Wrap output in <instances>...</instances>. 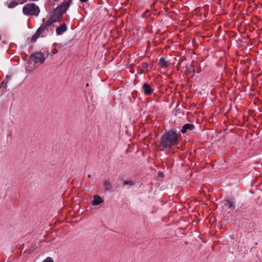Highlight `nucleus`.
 Returning a JSON list of instances; mask_svg holds the SVG:
<instances>
[{"mask_svg":"<svg viewBox=\"0 0 262 262\" xmlns=\"http://www.w3.org/2000/svg\"><path fill=\"white\" fill-rule=\"evenodd\" d=\"M158 65L161 68H166L167 67V64L166 61L165 60L164 58H161L158 62Z\"/></svg>","mask_w":262,"mask_h":262,"instance_id":"obj_12","label":"nucleus"},{"mask_svg":"<svg viewBox=\"0 0 262 262\" xmlns=\"http://www.w3.org/2000/svg\"><path fill=\"white\" fill-rule=\"evenodd\" d=\"M148 66V63L147 62H144V66L145 68H147Z\"/></svg>","mask_w":262,"mask_h":262,"instance_id":"obj_17","label":"nucleus"},{"mask_svg":"<svg viewBox=\"0 0 262 262\" xmlns=\"http://www.w3.org/2000/svg\"><path fill=\"white\" fill-rule=\"evenodd\" d=\"M72 0H69L66 2H63L59 6L57 7L53 11L51 17L46 22L45 19H43V23L41 25L36 33H41L45 30H48V28L54 23L58 21L62 15L65 13L70 7Z\"/></svg>","mask_w":262,"mask_h":262,"instance_id":"obj_1","label":"nucleus"},{"mask_svg":"<svg viewBox=\"0 0 262 262\" xmlns=\"http://www.w3.org/2000/svg\"><path fill=\"white\" fill-rule=\"evenodd\" d=\"M102 199L98 195H95L94 196V199L92 203V205L93 206L98 205L100 204L103 202Z\"/></svg>","mask_w":262,"mask_h":262,"instance_id":"obj_8","label":"nucleus"},{"mask_svg":"<svg viewBox=\"0 0 262 262\" xmlns=\"http://www.w3.org/2000/svg\"><path fill=\"white\" fill-rule=\"evenodd\" d=\"M82 3L86 2L88 0H80Z\"/></svg>","mask_w":262,"mask_h":262,"instance_id":"obj_19","label":"nucleus"},{"mask_svg":"<svg viewBox=\"0 0 262 262\" xmlns=\"http://www.w3.org/2000/svg\"><path fill=\"white\" fill-rule=\"evenodd\" d=\"M142 89L143 90L144 94L146 95H149L154 92V89L147 83L144 82L142 86Z\"/></svg>","mask_w":262,"mask_h":262,"instance_id":"obj_5","label":"nucleus"},{"mask_svg":"<svg viewBox=\"0 0 262 262\" xmlns=\"http://www.w3.org/2000/svg\"><path fill=\"white\" fill-rule=\"evenodd\" d=\"M160 176H163V173H160Z\"/></svg>","mask_w":262,"mask_h":262,"instance_id":"obj_20","label":"nucleus"},{"mask_svg":"<svg viewBox=\"0 0 262 262\" xmlns=\"http://www.w3.org/2000/svg\"><path fill=\"white\" fill-rule=\"evenodd\" d=\"M139 73H140V74L143 73V70L142 69H140L139 70Z\"/></svg>","mask_w":262,"mask_h":262,"instance_id":"obj_18","label":"nucleus"},{"mask_svg":"<svg viewBox=\"0 0 262 262\" xmlns=\"http://www.w3.org/2000/svg\"><path fill=\"white\" fill-rule=\"evenodd\" d=\"M47 48L43 49V51L37 52L32 54L29 57L30 62H33L35 64H42L46 59V52H48Z\"/></svg>","mask_w":262,"mask_h":262,"instance_id":"obj_3","label":"nucleus"},{"mask_svg":"<svg viewBox=\"0 0 262 262\" xmlns=\"http://www.w3.org/2000/svg\"><path fill=\"white\" fill-rule=\"evenodd\" d=\"M103 185L105 190H110L113 188V184L109 180L103 181Z\"/></svg>","mask_w":262,"mask_h":262,"instance_id":"obj_9","label":"nucleus"},{"mask_svg":"<svg viewBox=\"0 0 262 262\" xmlns=\"http://www.w3.org/2000/svg\"><path fill=\"white\" fill-rule=\"evenodd\" d=\"M6 85H7V82H6L5 81H3L1 84V86H0V88L1 89H3V91H5V89H6Z\"/></svg>","mask_w":262,"mask_h":262,"instance_id":"obj_14","label":"nucleus"},{"mask_svg":"<svg viewBox=\"0 0 262 262\" xmlns=\"http://www.w3.org/2000/svg\"><path fill=\"white\" fill-rule=\"evenodd\" d=\"M135 184V182L131 180H125L123 181V185H129V186H133Z\"/></svg>","mask_w":262,"mask_h":262,"instance_id":"obj_13","label":"nucleus"},{"mask_svg":"<svg viewBox=\"0 0 262 262\" xmlns=\"http://www.w3.org/2000/svg\"><path fill=\"white\" fill-rule=\"evenodd\" d=\"M39 35L40 34H34L30 39L28 38V40L29 44L35 42L37 40V39L39 37Z\"/></svg>","mask_w":262,"mask_h":262,"instance_id":"obj_11","label":"nucleus"},{"mask_svg":"<svg viewBox=\"0 0 262 262\" xmlns=\"http://www.w3.org/2000/svg\"><path fill=\"white\" fill-rule=\"evenodd\" d=\"M225 205L227 207L228 209L230 210H233L235 207L234 202L231 199L226 200Z\"/></svg>","mask_w":262,"mask_h":262,"instance_id":"obj_7","label":"nucleus"},{"mask_svg":"<svg viewBox=\"0 0 262 262\" xmlns=\"http://www.w3.org/2000/svg\"><path fill=\"white\" fill-rule=\"evenodd\" d=\"M18 5L17 3V2H15L14 1H13L9 5V7L10 8H12V7H15L16 6H17Z\"/></svg>","mask_w":262,"mask_h":262,"instance_id":"obj_16","label":"nucleus"},{"mask_svg":"<svg viewBox=\"0 0 262 262\" xmlns=\"http://www.w3.org/2000/svg\"><path fill=\"white\" fill-rule=\"evenodd\" d=\"M160 176H163V173H160Z\"/></svg>","mask_w":262,"mask_h":262,"instance_id":"obj_21","label":"nucleus"},{"mask_svg":"<svg viewBox=\"0 0 262 262\" xmlns=\"http://www.w3.org/2000/svg\"><path fill=\"white\" fill-rule=\"evenodd\" d=\"M23 11L25 15L35 16H37L40 12L38 7L34 3L26 5Z\"/></svg>","mask_w":262,"mask_h":262,"instance_id":"obj_4","label":"nucleus"},{"mask_svg":"<svg viewBox=\"0 0 262 262\" xmlns=\"http://www.w3.org/2000/svg\"><path fill=\"white\" fill-rule=\"evenodd\" d=\"M67 27L66 24L63 23L56 29V33H63L67 31Z\"/></svg>","mask_w":262,"mask_h":262,"instance_id":"obj_10","label":"nucleus"},{"mask_svg":"<svg viewBox=\"0 0 262 262\" xmlns=\"http://www.w3.org/2000/svg\"><path fill=\"white\" fill-rule=\"evenodd\" d=\"M58 51L56 49H55L51 53H49L48 52H46V57L49 55H51V56H52L54 54H56V53H57Z\"/></svg>","mask_w":262,"mask_h":262,"instance_id":"obj_15","label":"nucleus"},{"mask_svg":"<svg viewBox=\"0 0 262 262\" xmlns=\"http://www.w3.org/2000/svg\"><path fill=\"white\" fill-rule=\"evenodd\" d=\"M179 138L177 131L169 130L165 132L160 137L159 147L161 150H170L179 144Z\"/></svg>","mask_w":262,"mask_h":262,"instance_id":"obj_2","label":"nucleus"},{"mask_svg":"<svg viewBox=\"0 0 262 262\" xmlns=\"http://www.w3.org/2000/svg\"><path fill=\"white\" fill-rule=\"evenodd\" d=\"M194 128V125L193 124L187 123L183 126L181 131L183 134H184L187 133L188 131L192 130Z\"/></svg>","mask_w":262,"mask_h":262,"instance_id":"obj_6","label":"nucleus"}]
</instances>
